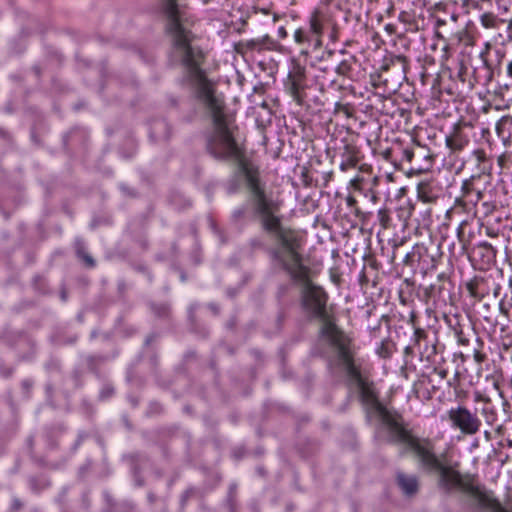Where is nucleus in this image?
Listing matches in <instances>:
<instances>
[{"label":"nucleus","instance_id":"20","mask_svg":"<svg viewBox=\"0 0 512 512\" xmlns=\"http://www.w3.org/2000/svg\"><path fill=\"white\" fill-rule=\"evenodd\" d=\"M327 29L330 30V39L334 42L337 41L338 40L337 23L334 21Z\"/></svg>","mask_w":512,"mask_h":512},{"label":"nucleus","instance_id":"24","mask_svg":"<svg viewBox=\"0 0 512 512\" xmlns=\"http://www.w3.org/2000/svg\"><path fill=\"white\" fill-rule=\"evenodd\" d=\"M474 359L477 363H482L485 359V355L482 354L480 351L476 350L474 352Z\"/></svg>","mask_w":512,"mask_h":512},{"label":"nucleus","instance_id":"37","mask_svg":"<svg viewBox=\"0 0 512 512\" xmlns=\"http://www.w3.org/2000/svg\"><path fill=\"white\" fill-rule=\"evenodd\" d=\"M511 285H512V280L510 281Z\"/></svg>","mask_w":512,"mask_h":512},{"label":"nucleus","instance_id":"9","mask_svg":"<svg viewBox=\"0 0 512 512\" xmlns=\"http://www.w3.org/2000/svg\"><path fill=\"white\" fill-rule=\"evenodd\" d=\"M475 252L481 257L482 262L490 265L495 262L497 250L488 242H481L475 247Z\"/></svg>","mask_w":512,"mask_h":512},{"label":"nucleus","instance_id":"1","mask_svg":"<svg viewBox=\"0 0 512 512\" xmlns=\"http://www.w3.org/2000/svg\"><path fill=\"white\" fill-rule=\"evenodd\" d=\"M324 332L334 344L339 365L345 370L347 376L357 384L362 403L378 413L383 423L387 425L392 441L413 451L422 468L429 472H436L438 484L442 489L446 491L459 489L466 492L478 502L479 506L485 509L489 492L474 485L473 475L461 474L458 462L448 463L444 457H438L430 439H419L407 430L399 419L379 402L373 384L361 376L349 351L348 338L330 324L326 325Z\"/></svg>","mask_w":512,"mask_h":512},{"label":"nucleus","instance_id":"28","mask_svg":"<svg viewBox=\"0 0 512 512\" xmlns=\"http://www.w3.org/2000/svg\"><path fill=\"white\" fill-rule=\"evenodd\" d=\"M507 74L510 78H512V61L508 63L507 65Z\"/></svg>","mask_w":512,"mask_h":512},{"label":"nucleus","instance_id":"7","mask_svg":"<svg viewBox=\"0 0 512 512\" xmlns=\"http://www.w3.org/2000/svg\"><path fill=\"white\" fill-rule=\"evenodd\" d=\"M270 41V38L268 35L263 36L259 39H251V40H245L240 41L235 45V50L238 53L244 54L248 51L252 50H260L262 49L268 42Z\"/></svg>","mask_w":512,"mask_h":512},{"label":"nucleus","instance_id":"12","mask_svg":"<svg viewBox=\"0 0 512 512\" xmlns=\"http://www.w3.org/2000/svg\"><path fill=\"white\" fill-rule=\"evenodd\" d=\"M426 338H427V334H426L425 330H423L419 327H415L414 337H413V345L407 346L405 348V353L412 354L414 352V350L417 349L418 353L420 355H423L421 343H422V341H425Z\"/></svg>","mask_w":512,"mask_h":512},{"label":"nucleus","instance_id":"27","mask_svg":"<svg viewBox=\"0 0 512 512\" xmlns=\"http://www.w3.org/2000/svg\"><path fill=\"white\" fill-rule=\"evenodd\" d=\"M346 201H347V205L350 207H352L356 204V199L352 196L347 197Z\"/></svg>","mask_w":512,"mask_h":512},{"label":"nucleus","instance_id":"32","mask_svg":"<svg viewBox=\"0 0 512 512\" xmlns=\"http://www.w3.org/2000/svg\"><path fill=\"white\" fill-rule=\"evenodd\" d=\"M487 235L490 237H497V233L492 229H487Z\"/></svg>","mask_w":512,"mask_h":512},{"label":"nucleus","instance_id":"13","mask_svg":"<svg viewBox=\"0 0 512 512\" xmlns=\"http://www.w3.org/2000/svg\"><path fill=\"white\" fill-rule=\"evenodd\" d=\"M480 22L485 28L492 29L497 28L498 25L503 22V20H500L493 13L488 12L481 15Z\"/></svg>","mask_w":512,"mask_h":512},{"label":"nucleus","instance_id":"19","mask_svg":"<svg viewBox=\"0 0 512 512\" xmlns=\"http://www.w3.org/2000/svg\"><path fill=\"white\" fill-rule=\"evenodd\" d=\"M294 39L296 43L303 44L307 41V37L305 35V32L302 29H297L294 33Z\"/></svg>","mask_w":512,"mask_h":512},{"label":"nucleus","instance_id":"35","mask_svg":"<svg viewBox=\"0 0 512 512\" xmlns=\"http://www.w3.org/2000/svg\"><path fill=\"white\" fill-rule=\"evenodd\" d=\"M243 214H244V211H242V210H239V211H237V212L235 213V215H236L237 217H241Z\"/></svg>","mask_w":512,"mask_h":512},{"label":"nucleus","instance_id":"3","mask_svg":"<svg viewBox=\"0 0 512 512\" xmlns=\"http://www.w3.org/2000/svg\"><path fill=\"white\" fill-rule=\"evenodd\" d=\"M164 11L174 54L186 67L189 79H207L200 68L203 54L193 44L195 36L191 31L192 22L189 20L186 11L179 8L176 0H164Z\"/></svg>","mask_w":512,"mask_h":512},{"label":"nucleus","instance_id":"15","mask_svg":"<svg viewBox=\"0 0 512 512\" xmlns=\"http://www.w3.org/2000/svg\"><path fill=\"white\" fill-rule=\"evenodd\" d=\"M485 509L491 512H512L505 509L501 503L493 496L492 492H489L488 500Z\"/></svg>","mask_w":512,"mask_h":512},{"label":"nucleus","instance_id":"2","mask_svg":"<svg viewBox=\"0 0 512 512\" xmlns=\"http://www.w3.org/2000/svg\"><path fill=\"white\" fill-rule=\"evenodd\" d=\"M247 185L252 194V202L255 211L260 216L263 228L274 235L276 245L272 249L273 261L281 269L286 271L292 279L302 283V300L304 308L315 317L323 320L321 329L322 335L334 347L329 336L324 332L327 324L335 327L334 323L326 317V293L310 281L309 269L303 265L301 250L303 236L296 230L281 226L277 213L280 210L281 202L268 196L260 187L258 179L250 172L246 173Z\"/></svg>","mask_w":512,"mask_h":512},{"label":"nucleus","instance_id":"34","mask_svg":"<svg viewBox=\"0 0 512 512\" xmlns=\"http://www.w3.org/2000/svg\"><path fill=\"white\" fill-rule=\"evenodd\" d=\"M482 400H484L482 395L480 393H477L475 396V401L478 402V401H482Z\"/></svg>","mask_w":512,"mask_h":512},{"label":"nucleus","instance_id":"14","mask_svg":"<svg viewBox=\"0 0 512 512\" xmlns=\"http://www.w3.org/2000/svg\"><path fill=\"white\" fill-rule=\"evenodd\" d=\"M420 158H429V156L424 155L423 149L419 147L417 150L406 148L403 150L402 159L407 161L408 163H413L415 159Z\"/></svg>","mask_w":512,"mask_h":512},{"label":"nucleus","instance_id":"23","mask_svg":"<svg viewBox=\"0 0 512 512\" xmlns=\"http://www.w3.org/2000/svg\"><path fill=\"white\" fill-rule=\"evenodd\" d=\"M467 289L472 297H478L476 285L474 283H468Z\"/></svg>","mask_w":512,"mask_h":512},{"label":"nucleus","instance_id":"36","mask_svg":"<svg viewBox=\"0 0 512 512\" xmlns=\"http://www.w3.org/2000/svg\"><path fill=\"white\" fill-rule=\"evenodd\" d=\"M278 20V16L277 15H274L273 17V21L276 22Z\"/></svg>","mask_w":512,"mask_h":512},{"label":"nucleus","instance_id":"11","mask_svg":"<svg viewBox=\"0 0 512 512\" xmlns=\"http://www.w3.org/2000/svg\"><path fill=\"white\" fill-rule=\"evenodd\" d=\"M418 198L424 203H433L437 200L438 195L435 193L432 185L427 182H421L417 187Z\"/></svg>","mask_w":512,"mask_h":512},{"label":"nucleus","instance_id":"33","mask_svg":"<svg viewBox=\"0 0 512 512\" xmlns=\"http://www.w3.org/2000/svg\"><path fill=\"white\" fill-rule=\"evenodd\" d=\"M500 311L501 313H503L504 315H507L508 314V310L503 306V304L500 305Z\"/></svg>","mask_w":512,"mask_h":512},{"label":"nucleus","instance_id":"26","mask_svg":"<svg viewBox=\"0 0 512 512\" xmlns=\"http://www.w3.org/2000/svg\"><path fill=\"white\" fill-rule=\"evenodd\" d=\"M350 185L355 189H359L360 188V179L359 178L352 179L350 182Z\"/></svg>","mask_w":512,"mask_h":512},{"label":"nucleus","instance_id":"8","mask_svg":"<svg viewBox=\"0 0 512 512\" xmlns=\"http://www.w3.org/2000/svg\"><path fill=\"white\" fill-rule=\"evenodd\" d=\"M467 144V137L458 127H456L454 131L446 137V145L452 151H461Z\"/></svg>","mask_w":512,"mask_h":512},{"label":"nucleus","instance_id":"18","mask_svg":"<svg viewBox=\"0 0 512 512\" xmlns=\"http://www.w3.org/2000/svg\"><path fill=\"white\" fill-rule=\"evenodd\" d=\"M350 70H351V65L346 60L339 63V65L336 68V72L342 76L347 75L350 72Z\"/></svg>","mask_w":512,"mask_h":512},{"label":"nucleus","instance_id":"30","mask_svg":"<svg viewBox=\"0 0 512 512\" xmlns=\"http://www.w3.org/2000/svg\"><path fill=\"white\" fill-rule=\"evenodd\" d=\"M458 341H459V343L461 345H467L468 344V339H466L465 337H462V336H459Z\"/></svg>","mask_w":512,"mask_h":512},{"label":"nucleus","instance_id":"10","mask_svg":"<svg viewBox=\"0 0 512 512\" xmlns=\"http://www.w3.org/2000/svg\"><path fill=\"white\" fill-rule=\"evenodd\" d=\"M398 485L406 495L415 494L418 490V480L415 476L399 473L397 475Z\"/></svg>","mask_w":512,"mask_h":512},{"label":"nucleus","instance_id":"29","mask_svg":"<svg viewBox=\"0 0 512 512\" xmlns=\"http://www.w3.org/2000/svg\"><path fill=\"white\" fill-rule=\"evenodd\" d=\"M84 259H85L86 263L89 266H93L94 265V261H93V259L90 256H85Z\"/></svg>","mask_w":512,"mask_h":512},{"label":"nucleus","instance_id":"4","mask_svg":"<svg viewBox=\"0 0 512 512\" xmlns=\"http://www.w3.org/2000/svg\"><path fill=\"white\" fill-rule=\"evenodd\" d=\"M448 420L452 428L459 430L464 435H475L480 431L482 422L476 413L471 412L465 406L451 408L447 412Z\"/></svg>","mask_w":512,"mask_h":512},{"label":"nucleus","instance_id":"6","mask_svg":"<svg viewBox=\"0 0 512 512\" xmlns=\"http://www.w3.org/2000/svg\"><path fill=\"white\" fill-rule=\"evenodd\" d=\"M335 20L331 14L324 9H315L309 19L310 31L316 36V44L321 45V37L325 29H327Z\"/></svg>","mask_w":512,"mask_h":512},{"label":"nucleus","instance_id":"25","mask_svg":"<svg viewBox=\"0 0 512 512\" xmlns=\"http://www.w3.org/2000/svg\"><path fill=\"white\" fill-rule=\"evenodd\" d=\"M434 372L440 377V379H445L447 377V371L445 369L435 368Z\"/></svg>","mask_w":512,"mask_h":512},{"label":"nucleus","instance_id":"31","mask_svg":"<svg viewBox=\"0 0 512 512\" xmlns=\"http://www.w3.org/2000/svg\"><path fill=\"white\" fill-rule=\"evenodd\" d=\"M278 32H279L280 37H282V38H285L287 36V32L283 27H281Z\"/></svg>","mask_w":512,"mask_h":512},{"label":"nucleus","instance_id":"17","mask_svg":"<svg viewBox=\"0 0 512 512\" xmlns=\"http://www.w3.org/2000/svg\"><path fill=\"white\" fill-rule=\"evenodd\" d=\"M475 177L467 179L462 184V196L469 200L473 196V192L476 190L474 187Z\"/></svg>","mask_w":512,"mask_h":512},{"label":"nucleus","instance_id":"21","mask_svg":"<svg viewBox=\"0 0 512 512\" xmlns=\"http://www.w3.org/2000/svg\"><path fill=\"white\" fill-rule=\"evenodd\" d=\"M483 198V193L481 190L476 189L473 192V196L468 200L470 203L476 205Z\"/></svg>","mask_w":512,"mask_h":512},{"label":"nucleus","instance_id":"16","mask_svg":"<svg viewBox=\"0 0 512 512\" xmlns=\"http://www.w3.org/2000/svg\"><path fill=\"white\" fill-rule=\"evenodd\" d=\"M357 163H358L357 156L352 151H349L347 153V155L345 156V159L340 164V169L342 171H346L350 168L355 167L357 165Z\"/></svg>","mask_w":512,"mask_h":512},{"label":"nucleus","instance_id":"22","mask_svg":"<svg viewBox=\"0 0 512 512\" xmlns=\"http://www.w3.org/2000/svg\"><path fill=\"white\" fill-rule=\"evenodd\" d=\"M391 63L392 64H401L403 66V68L405 69L406 64H407L406 57L402 56V55L395 56L391 59Z\"/></svg>","mask_w":512,"mask_h":512},{"label":"nucleus","instance_id":"5","mask_svg":"<svg viewBox=\"0 0 512 512\" xmlns=\"http://www.w3.org/2000/svg\"><path fill=\"white\" fill-rule=\"evenodd\" d=\"M305 78V68L293 62L287 76L286 88L298 104L303 102L302 91L305 87Z\"/></svg>","mask_w":512,"mask_h":512}]
</instances>
